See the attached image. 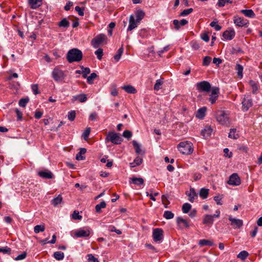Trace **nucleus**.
Listing matches in <instances>:
<instances>
[{
  "label": "nucleus",
  "instance_id": "1",
  "mask_svg": "<svg viewBox=\"0 0 262 262\" xmlns=\"http://www.w3.org/2000/svg\"><path fill=\"white\" fill-rule=\"evenodd\" d=\"M83 57L82 52L76 48L70 50L67 54V59L69 63L80 61Z\"/></svg>",
  "mask_w": 262,
  "mask_h": 262
},
{
  "label": "nucleus",
  "instance_id": "2",
  "mask_svg": "<svg viewBox=\"0 0 262 262\" xmlns=\"http://www.w3.org/2000/svg\"><path fill=\"white\" fill-rule=\"evenodd\" d=\"M178 149L181 153L184 155H190L193 150L192 143L188 141L180 142L178 145Z\"/></svg>",
  "mask_w": 262,
  "mask_h": 262
},
{
  "label": "nucleus",
  "instance_id": "3",
  "mask_svg": "<svg viewBox=\"0 0 262 262\" xmlns=\"http://www.w3.org/2000/svg\"><path fill=\"white\" fill-rule=\"evenodd\" d=\"M215 117L217 121L222 125H227L228 123V115L224 111L217 110L215 112Z\"/></svg>",
  "mask_w": 262,
  "mask_h": 262
},
{
  "label": "nucleus",
  "instance_id": "4",
  "mask_svg": "<svg viewBox=\"0 0 262 262\" xmlns=\"http://www.w3.org/2000/svg\"><path fill=\"white\" fill-rule=\"evenodd\" d=\"M106 141H110L115 144H121L122 139L120 137L119 134L114 132H110L105 138Z\"/></svg>",
  "mask_w": 262,
  "mask_h": 262
},
{
  "label": "nucleus",
  "instance_id": "5",
  "mask_svg": "<svg viewBox=\"0 0 262 262\" xmlns=\"http://www.w3.org/2000/svg\"><path fill=\"white\" fill-rule=\"evenodd\" d=\"M107 37L105 34H100L92 40L91 43L94 48H97L100 44L105 41Z\"/></svg>",
  "mask_w": 262,
  "mask_h": 262
},
{
  "label": "nucleus",
  "instance_id": "6",
  "mask_svg": "<svg viewBox=\"0 0 262 262\" xmlns=\"http://www.w3.org/2000/svg\"><path fill=\"white\" fill-rule=\"evenodd\" d=\"M196 90L199 92H208L211 90V84L206 81H203L196 84Z\"/></svg>",
  "mask_w": 262,
  "mask_h": 262
},
{
  "label": "nucleus",
  "instance_id": "7",
  "mask_svg": "<svg viewBox=\"0 0 262 262\" xmlns=\"http://www.w3.org/2000/svg\"><path fill=\"white\" fill-rule=\"evenodd\" d=\"M52 75L54 80L57 82L62 81L66 77L63 71L57 68H55L53 70Z\"/></svg>",
  "mask_w": 262,
  "mask_h": 262
},
{
  "label": "nucleus",
  "instance_id": "8",
  "mask_svg": "<svg viewBox=\"0 0 262 262\" xmlns=\"http://www.w3.org/2000/svg\"><path fill=\"white\" fill-rule=\"evenodd\" d=\"M220 93V89L218 87H213L211 89V94L209 95V101L211 104H214L218 99Z\"/></svg>",
  "mask_w": 262,
  "mask_h": 262
},
{
  "label": "nucleus",
  "instance_id": "9",
  "mask_svg": "<svg viewBox=\"0 0 262 262\" xmlns=\"http://www.w3.org/2000/svg\"><path fill=\"white\" fill-rule=\"evenodd\" d=\"M163 237V230L161 228H156L153 230L152 238L155 242L161 241Z\"/></svg>",
  "mask_w": 262,
  "mask_h": 262
},
{
  "label": "nucleus",
  "instance_id": "10",
  "mask_svg": "<svg viewBox=\"0 0 262 262\" xmlns=\"http://www.w3.org/2000/svg\"><path fill=\"white\" fill-rule=\"evenodd\" d=\"M228 184L233 186H238L241 183V179L236 173L232 174L228 181Z\"/></svg>",
  "mask_w": 262,
  "mask_h": 262
},
{
  "label": "nucleus",
  "instance_id": "11",
  "mask_svg": "<svg viewBox=\"0 0 262 262\" xmlns=\"http://www.w3.org/2000/svg\"><path fill=\"white\" fill-rule=\"evenodd\" d=\"M242 110L244 112H247L252 106V100L249 98L244 97L242 101Z\"/></svg>",
  "mask_w": 262,
  "mask_h": 262
},
{
  "label": "nucleus",
  "instance_id": "12",
  "mask_svg": "<svg viewBox=\"0 0 262 262\" xmlns=\"http://www.w3.org/2000/svg\"><path fill=\"white\" fill-rule=\"evenodd\" d=\"M140 23L138 22V21L136 19H135V16H133V15H131L129 16V26L128 27L127 31H131L132 30L137 27L138 25Z\"/></svg>",
  "mask_w": 262,
  "mask_h": 262
},
{
  "label": "nucleus",
  "instance_id": "13",
  "mask_svg": "<svg viewBox=\"0 0 262 262\" xmlns=\"http://www.w3.org/2000/svg\"><path fill=\"white\" fill-rule=\"evenodd\" d=\"M229 220L231 221V226L233 228H239L243 226V221L239 219H233L229 216Z\"/></svg>",
  "mask_w": 262,
  "mask_h": 262
},
{
  "label": "nucleus",
  "instance_id": "14",
  "mask_svg": "<svg viewBox=\"0 0 262 262\" xmlns=\"http://www.w3.org/2000/svg\"><path fill=\"white\" fill-rule=\"evenodd\" d=\"M235 31L233 29H229L224 32L223 33V37L227 40H231L235 36Z\"/></svg>",
  "mask_w": 262,
  "mask_h": 262
},
{
  "label": "nucleus",
  "instance_id": "15",
  "mask_svg": "<svg viewBox=\"0 0 262 262\" xmlns=\"http://www.w3.org/2000/svg\"><path fill=\"white\" fill-rule=\"evenodd\" d=\"M233 20L235 25L238 27H244L248 24V20L242 17H234Z\"/></svg>",
  "mask_w": 262,
  "mask_h": 262
},
{
  "label": "nucleus",
  "instance_id": "16",
  "mask_svg": "<svg viewBox=\"0 0 262 262\" xmlns=\"http://www.w3.org/2000/svg\"><path fill=\"white\" fill-rule=\"evenodd\" d=\"M38 175L42 178L51 179L53 178V173L49 170H41L38 172Z\"/></svg>",
  "mask_w": 262,
  "mask_h": 262
},
{
  "label": "nucleus",
  "instance_id": "17",
  "mask_svg": "<svg viewBox=\"0 0 262 262\" xmlns=\"http://www.w3.org/2000/svg\"><path fill=\"white\" fill-rule=\"evenodd\" d=\"M177 223L181 229L183 228H188L189 226L187 220L183 219L181 217H178L177 218Z\"/></svg>",
  "mask_w": 262,
  "mask_h": 262
},
{
  "label": "nucleus",
  "instance_id": "18",
  "mask_svg": "<svg viewBox=\"0 0 262 262\" xmlns=\"http://www.w3.org/2000/svg\"><path fill=\"white\" fill-rule=\"evenodd\" d=\"M90 234V232L89 230H84L80 229L75 232V235L76 237H88Z\"/></svg>",
  "mask_w": 262,
  "mask_h": 262
},
{
  "label": "nucleus",
  "instance_id": "19",
  "mask_svg": "<svg viewBox=\"0 0 262 262\" xmlns=\"http://www.w3.org/2000/svg\"><path fill=\"white\" fill-rule=\"evenodd\" d=\"M213 221L214 217L212 215L206 214L204 216L203 223L208 226H211L213 223Z\"/></svg>",
  "mask_w": 262,
  "mask_h": 262
},
{
  "label": "nucleus",
  "instance_id": "20",
  "mask_svg": "<svg viewBox=\"0 0 262 262\" xmlns=\"http://www.w3.org/2000/svg\"><path fill=\"white\" fill-rule=\"evenodd\" d=\"M188 21L185 19H183L181 21H179L177 19H174L173 24L174 26V28L177 30H178L181 26H185L187 24Z\"/></svg>",
  "mask_w": 262,
  "mask_h": 262
},
{
  "label": "nucleus",
  "instance_id": "21",
  "mask_svg": "<svg viewBox=\"0 0 262 262\" xmlns=\"http://www.w3.org/2000/svg\"><path fill=\"white\" fill-rule=\"evenodd\" d=\"M87 100V96L84 94H80L73 97V101H79L80 102H84Z\"/></svg>",
  "mask_w": 262,
  "mask_h": 262
},
{
  "label": "nucleus",
  "instance_id": "22",
  "mask_svg": "<svg viewBox=\"0 0 262 262\" xmlns=\"http://www.w3.org/2000/svg\"><path fill=\"white\" fill-rule=\"evenodd\" d=\"M42 0H29V4L31 8L35 9L41 5Z\"/></svg>",
  "mask_w": 262,
  "mask_h": 262
},
{
  "label": "nucleus",
  "instance_id": "23",
  "mask_svg": "<svg viewBox=\"0 0 262 262\" xmlns=\"http://www.w3.org/2000/svg\"><path fill=\"white\" fill-rule=\"evenodd\" d=\"M188 195L189 196V201L192 203L198 197V194L196 193L194 189L192 188L190 189V192Z\"/></svg>",
  "mask_w": 262,
  "mask_h": 262
},
{
  "label": "nucleus",
  "instance_id": "24",
  "mask_svg": "<svg viewBox=\"0 0 262 262\" xmlns=\"http://www.w3.org/2000/svg\"><path fill=\"white\" fill-rule=\"evenodd\" d=\"M145 16L144 12L142 10H138L135 14L136 19L138 22L140 23L141 20L144 18Z\"/></svg>",
  "mask_w": 262,
  "mask_h": 262
},
{
  "label": "nucleus",
  "instance_id": "25",
  "mask_svg": "<svg viewBox=\"0 0 262 262\" xmlns=\"http://www.w3.org/2000/svg\"><path fill=\"white\" fill-rule=\"evenodd\" d=\"M129 182H132L133 183L137 185H141L144 183V180L142 178H136L133 177L132 178H130Z\"/></svg>",
  "mask_w": 262,
  "mask_h": 262
},
{
  "label": "nucleus",
  "instance_id": "26",
  "mask_svg": "<svg viewBox=\"0 0 262 262\" xmlns=\"http://www.w3.org/2000/svg\"><path fill=\"white\" fill-rule=\"evenodd\" d=\"M62 201V197L61 194H59L56 198H54L51 200V203L54 206H57L60 204Z\"/></svg>",
  "mask_w": 262,
  "mask_h": 262
},
{
  "label": "nucleus",
  "instance_id": "27",
  "mask_svg": "<svg viewBox=\"0 0 262 262\" xmlns=\"http://www.w3.org/2000/svg\"><path fill=\"white\" fill-rule=\"evenodd\" d=\"M241 12L244 14L246 16L250 18H253L255 16L253 11L251 9L242 10H241Z\"/></svg>",
  "mask_w": 262,
  "mask_h": 262
},
{
  "label": "nucleus",
  "instance_id": "28",
  "mask_svg": "<svg viewBox=\"0 0 262 262\" xmlns=\"http://www.w3.org/2000/svg\"><path fill=\"white\" fill-rule=\"evenodd\" d=\"M209 194V189L205 188H202L200 189L199 191V195L203 199H206Z\"/></svg>",
  "mask_w": 262,
  "mask_h": 262
},
{
  "label": "nucleus",
  "instance_id": "29",
  "mask_svg": "<svg viewBox=\"0 0 262 262\" xmlns=\"http://www.w3.org/2000/svg\"><path fill=\"white\" fill-rule=\"evenodd\" d=\"M86 152V149L84 148H81L80 151L76 155V159L77 160H82L85 159V157L82 156Z\"/></svg>",
  "mask_w": 262,
  "mask_h": 262
},
{
  "label": "nucleus",
  "instance_id": "30",
  "mask_svg": "<svg viewBox=\"0 0 262 262\" xmlns=\"http://www.w3.org/2000/svg\"><path fill=\"white\" fill-rule=\"evenodd\" d=\"M249 84L252 88V93L253 94H256L257 93V90H258L259 86L257 82L251 80L249 81Z\"/></svg>",
  "mask_w": 262,
  "mask_h": 262
},
{
  "label": "nucleus",
  "instance_id": "31",
  "mask_svg": "<svg viewBox=\"0 0 262 262\" xmlns=\"http://www.w3.org/2000/svg\"><path fill=\"white\" fill-rule=\"evenodd\" d=\"M123 51L124 49L122 45L121 47L118 49L117 53L114 56V58L116 62H118L120 60L123 53Z\"/></svg>",
  "mask_w": 262,
  "mask_h": 262
},
{
  "label": "nucleus",
  "instance_id": "32",
  "mask_svg": "<svg viewBox=\"0 0 262 262\" xmlns=\"http://www.w3.org/2000/svg\"><path fill=\"white\" fill-rule=\"evenodd\" d=\"M122 89L127 93L129 94H135L137 92L136 89L131 85H125Z\"/></svg>",
  "mask_w": 262,
  "mask_h": 262
},
{
  "label": "nucleus",
  "instance_id": "33",
  "mask_svg": "<svg viewBox=\"0 0 262 262\" xmlns=\"http://www.w3.org/2000/svg\"><path fill=\"white\" fill-rule=\"evenodd\" d=\"M206 111V108L205 107L199 108L197 112L196 117L200 119L203 118L205 115Z\"/></svg>",
  "mask_w": 262,
  "mask_h": 262
},
{
  "label": "nucleus",
  "instance_id": "34",
  "mask_svg": "<svg viewBox=\"0 0 262 262\" xmlns=\"http://www.w3.org/2000/svg\"><path fill=\"white\" fill-rule=\"evenodd\" d=\"M212 129L210 127H207L202 130L201 134L204 137H208L210 135Z\"/></svg>",
  "mask_w": 262,
  "mask_h": 262
},
{
  "label": "nucleus",
  "instance_id": "35",
  "mask_svg": "<svg viewBox=\"0 0 262 262\" xmlns=\"http://www.w3.org/2000/svg\"><path fill=\"white\" fill-rule=\"evenodd\" d=\"M235 70L237 71V76L239 78L243 77V67L241 64L237 63L235 67Z\"/></svg>",
  "mask_w": 262,
  "mask_h": 262
},
{
  "label": "nucleus",
  "instance_id": "36",
  "mask_svg": "<svg viewBox=\"0 0 262 262\" xmlns=\"http://www.w3.org/2000/svg\"><path fill=\"white\" fill-rule=\"evenodd\" d=\"M54 257L57 260H61L64 257V253L61 251H56L53 254Z\"/></svg>",
  "mask_w": 262,
  "mask_h": 262
},
{
  "label": "nucleus",
  "instance_id": "37",
  "mask_svg": "<svg viewBox=\"0 0 262 262\" xmlns=\"http://www.w3.org/2000/svg\"><path fill=\"white\" fill-rule=\"evenodd\" d=\"M58 26L60 27H63L65 28H67L70 26V23L67 19V18H64L60 22H59Z\"/></svg>",
  "mask_w": 262,
  "mask_h": 262
},
{
  "label": "nucleus",
  "instance_id": "38",
  "mask_svg": "<svg viewBox=\"0 0 262 262\" xmlns=\"http://www.w3.org/2000/svg\"><path fill=\"white\" fill-rule=\"evenodd\" d=\"M143 162V160L142 158L137 157L134 161L133 163H130V165L132 167H134L135 166H138L140 165Z\"/></svg>",
  "mask_w": 262,
  "mask_h": 262
},
{
  "label": "nucleus",
  "instance_id": "39",
  "mask_svg": "<svg viewBox=\"0 0 262 262\" xmlns=\"http://www.w3.org/2000/svg\"><path fill=\"white\" fill-rule=\"evenodd\" d=\"M106 207V203L104 201H102L100 203L97 204L95 206V210L96 212L100 213L101 212V209L102 208H104Z\"/></svg>",
  "mask_w": 262,
  "mask_h": 262
},
{
  "label": "nucleus",
  "instance_id": "40",
  "mask_svg": "<svg viewBox=\"0 0 262 262\" xmlns=\"http://www.w3.org/2000/svg\"><path fill=\"white\" fill-rule=\"evenodd\" d=\"M199 245L201 246H212L213 245L212 242L207 239H201L199 241Z\"/></svg>",
  "mask_w": 262,
  "mask_h": 262
},
{
  "label": "nucleus",
  "instance_id": "41",
  "mask_svg": "<svg viewBox=\"0 0 262 262\" xmlns=\"http://www.w3.org/2000/svg\"><path fill=\"white\" fill-rule=\"evenodd\" d=\"M45 230L44 225H38L34 227V231L35 233H38L39 232H43Z\"/></svg>",
  "mask_w": 262,
  "mask_h": 262
},
{
  "label": "nucleus",
  "instance_id": "42",
  "mask_svg": "<svg viewBox=\"0 0 262 262\" xmlns=\"http://www.w3.org/2000/svg\"><path fill=\"white\" fill-rule=\"evenodd\" d=\"M249 253L246 251H242L237 255V257L244 260L248 256Z\"/></svg>",
  "mask_w": 262,
  "mask_h": 262
},
{
  "label": "nucleus",
  "instance_id": "43",
  "mask_svg": "<svg viewBox=\"0 0 262 262\" xmlns=\"http://www.w3.org/2000/svg\"><path fill=\"white\" fill-rule=\"evenodd\" d=\"M236 129H230V132L228 134V137L233 139H236L238 138V135L235 134Z\"/></svg>",
  "mask_w": 262,
  "mask_h": 262
},
{
  "label": "nucleus",
  "instance_id": "44",
  "mask_svg": "<svg viewBox=\"0 0 262 262\" xmlns=\"http://www.w3.org/2000/svg\"><path fill=\"white\" fill-rule=\"evenodd\" d=\"M191 205L188 203H184L182 206V211L184 213H187L191 209Z\"/></svg>",
  "mask_w": 262,
  "mask_h": 262
},
{
  "label": "nucleus",
  "instance_id": "45",
  "mask_svg": "<svg viewBox=\"0 0 262 262\" xmlns=\"http://www.w3.org/2000/svg\"><path fill=\"white\" fill-rule=\"evenodd\" d=\"M163 84V81L162 79H158L156 80V83L154 85V90L155 91H159L161 89V86Z\"/></svg>",
  "mask_w": 262,
  "mask_h": 262
},
{
  "label": "nucleus",
  "instance_id": "46",
  "mask_svg": "<svg viewBox=\"0 0 262 262\" xmlns=\"http://www.w3.org/2000/svg\"><path fill=\"white\" fill-rule=\"evenodd\" d=\"M81 68L82 69V77L84 78H86L87 77V75L90 74L91 72L90 69L88 67L84 68L83 66Z\"/></svg>",
  "mask_w": 262,
  "mask_h": 262
},
{
  "label": "nucleus",
  "instance_id": "47",
  "mask_svg": "<svg viewBox=\"0 0 262 262\" xmlns=\"http://www.w3.org/2000/svg\"><path fill=\"white\" fill-rule=\"evenodd\" d=\"M232 3L233 0H218L217 5L220 7H223L226 3L232 4Z\"/></svg>",
  "mask_w": 262,
  "mask_h": 262
},
{
  "label": "nucleus",
  "instance_id": "48",
  "mask_svg": "<svg viewBox=\"0 0 262 262\" xmlns=\"http://www.w3.org/2000/svg\"><path fill=\"white\" fill-rule=\"evenodd\" d=\"M163 216L167 220H170L174 217V214L170 211H165L164 213Z\"/></svg>",
  "mask_w": 262,
  "mask_h": 262
},
{
  "label": "nucleus",
  "instance_id": "49",
  "mask_svg": "<svg viewBox=\"0 0 262 262\" xmlns=\"http://www.w3.org/2000/svg\"><path fill=\"white\" fill-rule=\"evenodd\" d=\"M132 143H133V145L134 148H135L136 152L137 154H140L141 150L140 145H139V144L138 143V142L135 140L133 141Z\"/></svg>",
  "mask_w": 262,
  "mask_h": 262
},
{
  "label": "nucleus",
  "instance_id": "50",
  "mask_svg": "<svg viewBox=\"0 0 262 262\" xmlns=\"http://www.w3.org/2000/svg\"><path fill=\"white\" fill-rule=\"evenodd\" d=\"M97 77V74L95 73H92L89 76H87V81L89 83H93V80Z\"/></svg>",
  "mask_w": 262,
  "mask_h": 262
},
{
  "label": "nucleus",
  "instance_id": "51",
  "mask_svg": "<svg viewBox=\"0 0 262 262\" xmlns=\"http://www.w3.org/2000/svg\"><path fill=\"white\" fill-rule=\"evenodd\" d=\"M29 99L28 98H22L19 100L18 104L21 107H25L27 103L29 102Z\"/></svg>",
  "mask_w": 262,
  "mask_h": 262
},
{
  "label": "nucleus",
  "instance_id": "52",
  "mask_svg": "<svg viewBox=\"0 0 262 262\" xmlns=\"http://www.w3.org/2000/svg\"><path fill=\"white\" fill-rule=\"evenodd\" d=\"M11 252V249L10 248L8 247H4L0 248V252H2L4 254H10Z\"/></svg>",
  "mask_w": 262,
  "mask_h": 262
},
{
  "label": "nucleus",
  "instance_id": "53",
  "mask_svg": "<svg viewBox=\"0 0 262 262\" xmlns=\"http://www.w3.org/2000/svg\"><path fill=\"white\" fill-rule=\"evenodd\" d=\"M76 116V112L75 111H71L68 113V119L71 121H74Z\"/></svg>",
  "mask_w": 262,
  "mask_h": 262
},
{
  "label": "nucleus",
  "instance_id": "54",
  "mask_svg": "<svg viewBox=\"0 0 262 262\" xmlns=\"http://www.w3.org/2000/svg\"><path fill=\"white\" fill-rule=\"evenodd\" d=\"M91 132V128L90 127H88L86 129L84 130V132L82 134V137L85 140H87L89 137V136Z\"/></svg>",
  "mask_w": 262,
  "mask_h": 262
},
{
  "label": "nucleus",
  "instance_id": "55",
  "mask_svg": "<svg viewBox=\"0 0 262 262\" xmlns=\"http://www.w3.org/2000/svg\"><path fill=\"white\" fill-rule=\"evenodd\" d=\"M95 54L97 55V58L99 60H101L103 56V49L101 48H99L95 52Z\"/></svg>",
  "mask_w": 262,
  "mask_h": 262
},
{
  "label": "nucleus",
  "instance_id": "56",
  "mask_svg": "<svg viewBox=\"0 0 262 262\" xmlns=\"http://www.w3.org/2000/svg\"><path fill=\"white\" fill-rule=\"evenodd\" d=\"M217 24V21H212L210 23V26L211 27H213L214 28V29L216 30V31H220L222 27L221 26Z\"/></svg>",
  "mask_w": 262,
  "mask_h": 262
},
{
  "label": "nucleus",
  "instance_id": "57",
  "mask_svg": "<svg viewBox=\"0 0 262 262\" xmlns=\"http://www.w3.org/2000/svg\"><path fill=\"white\" fill-rule=\"evenodd\" d=\"M211 60V58L210 56H205L203 61V65L204 66H208Z\"/></svg>",
  "mask_w": 262,
  "mask_h": 262
},
{
  "label": "nucleus",
  "instance_id": "58",
  "mask_svg": "<svg viewBox=\"0 0 262 262\" xmlns=\"http://www.w3.org/2000/svg\"><path fill=\"white\" fill-rule=\"evenodd\" d=\"M108 230L110 231V232H116L117 234H121L122 233V232L121 230H119V229H117L115 226H110L108 227Z\"/></svg>",
  "mask_w": 262,
  "mask_h": 262
},
{
  "label": "nucleus",
  "instance_id": "59",
  "mask_svg": "<svg viewBox=\"0 0 262 262\" xmlns=\"http://www.w3.org/2000/svg\"><path fill=\"white\" fill-rule=\"evenodd\" d=\"M193 11L192 8H189L184 10L180 14V16H186Z\"/></svg>",
  "mask_w": 262,
  "mask_h": 262
},
{
  "label": "nucleus",
  "instance_id": "60",
  "mask_svg": "<svg viewBox=\"0 0 262 262\" xmlns=\"http://www.w3.org/2000/svg\"><path fill=\"white\" fill-rule=\"evenodd\" d=\"M123 136L127 139H129L132 136V133L130 130H125L123 133Z\"/></svg>",
  "mask_w": 262,
  "mask_h": 262
},
{
  "label": "nucleus",
  "instance_id": "61",
  "mask_svg": "<svg viewBox=\"0 0 262 262\" xmlns=\"http://www.w3.org/2000/svg\"><path fill=\"white\" fill-rule=\"evenodd\" d=\"M76 11H77L80 16L84 15V8H81L79 6H76L75 8Z\"/></svg>",
  "mask_w": 262,
  "mask_h": 262
},
{
  "label": "nucleus",
  "instance_id": "62",
  "mask_svg": "<svg viewBox=\"0 0 262 262\" xmlns=\"http://www.w3.org/2000/svg\"><path fill=\"white\" fill-rule=\"evenodd\" d=\"M87 256L88 257L89 262H99L98 259L95 257L92 254H88Z\"/></svg>",
  "mask_w": 262,
  "mask_h": 262
},
{
  "label": "nucleus",
  "instance_id": "63",
  "mask_svg": "<svg viewBox=\"0 0 262 262\" xmlns=\"http://www.w3.org/2000/svg\"><path fill=\"white\" fill-rule=\"evenodd\" d=\"M72 218L75 220H81L82 216L79 214V212L74 211L72 214Z\"/></svg>",
  "mask_w": 262,
  "mask_h": 262
},
{
  "label": "nucleus",
  "instance_id": "64",
  "mask_svg": "<svg viewBox=\"0 0 262 262\" xmlns=\"http://www.w3.org/2000/svg\"><path fill=\"white\" fill-rule=\"evenodd\" d=\"M27 253L26 252H24L21 254L18 255L17 257L15 258V260H20L25 259L26 257Z\"/></svg>",
  "mask_w": 262,
  "mask_h": 262
}]
</instances>
